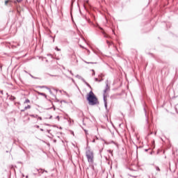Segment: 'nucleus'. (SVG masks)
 <instances>
[{
  "mask_svg": "<svg viewBox=\"0 0 178 178\" xmlns=\"http://www.w3.org/2000/svg\"><path fill=\"white\" fill-rule=\"evenodd\" d=\"M87 100L89 102V105H97V104H98V99L95 97L92 91L88 93Z\"/></svg>",
  "mask_w": 178,
  "mask_h": 178,
  "instance_id": "f257e3e1",
  "label": "nucleus"
},
{
  "mask_svg": "<svg viewBox=\"0 0 178 178\" xmlns=\"http://www.w3.org/2000/svg\"><path fill=\"white\" fill-rule=\"evenodd\" d=\"M88 162L92 163L94 162V153L90 149H88L86 152Z\"/></svg>",
  "mask_w": 178,
  "mask_h": 178,
  "instance_id": "f03ea898",
  "label": "nucleus"
},
{
  "mask_svg": "<svg viewBox=\"0 0 178 178\" xmlns=\"http://www.w3.org/2000/svg\"><path fill=\"white\" fill-rule=\"evenodd\" d=\"M109 86H108V81H106V88L105 90H104V95H105V94H106V91H109Z\"/></svg>",
  "mask_w": 178,
  "mask_h": 178,
  "instance_id": "7ed1b4c3",
  "label": "nucleus"
},
{
  "mask_svg": "<svg viewBox=\"0 0 178 178\" xmlns=\"http://www.w3.org/2000/svg\"><path fill=\"white\" fill-rule=\"evenodd\" d=\"M105 95H104V106L106 108V109H108V103L106 102V99Z\"/></svg>",
  "mask_w": 178,
  "mask_h": 178,
  "instance_id": "20e7f679",
  "label": "nucleus"
},
{
  "mask_svg": "<svg viewBox=\"0 0 178 178\" xmlns=\"http://www.w3.org/2000/svg\"><path fill=\"white\" fill-rule=\"evenodd\" d=\"M76 79H79L80 80H82V81L86 82V80H84V79H83V77H81V76H80V75H76Z\"/></svg>",
  "mask_w": 178,
  "mask_h": 178,
  "instance_id": "39448f33",
  "label": "nucleus"
},
{
  "mask_svg": "<svg viewBox=\"0 0 178 178\" xmlns=\"http://www.w3.org/2000/svg\"><path fill=\"white\" fill-rule=\"evenodd\" d=\"M38 95H42V97H45L47 99V95H45V93L38 92Z\"/></svg>",
  "mask_w": 178,
  "mask_h": 178,
  "instance_id": "423d86ee",
  "label": "nucleus"
},
{
  "mask_svg": "<svg viewBox=\"0 0 178 178\" xmlns=\"http://www.w3.org/2000/svg\"><path fill=\"white\" fill-rule=\"evenodd\" d=\"M40 88H47V90H49V93H50V94L52 93V91L51 90V89L47 88V86H40Z\"/></svg>",
  "mask_w": 178,
  "mask_h": 178,
  "instance_id": "0eeeda50",
  "label": "nucleus"
},
{
  "mask_svg": "<svg viewBox=\"0 0 178 178\" xmlns=\"http://www.w3.org/2000/svg\"><path fill=\"white\" fill-rule=\"evenodd\" d=\"M102 34L105 37V38H111V36L108 35L106 33H105L104 31H102Z\"/></svg>",
  "mask_w": 178,
  "mask_h": 178,
  "instance_id": "6e6552de",
  "label": "nucleus"
},
{
  "mask_svg": "<svg viewBox=\"0 0 178 178\" xmlns=\"http://www.w3.org/2000/svg\"><path fill=\"white\" fill-rule=\"evenodd\" d=\"M31 108V105H28L27 106L24 107V111H27V109H30Z\"/></svg>",
  "mask_w": 178,
  "mask_h": 178,
  "instance_id": "1a4fd4ad",
  "label": "nucleus"
},
{
  "mask_svg": "<svg viewBox=\"0 0 178 178\" xmlns=\"http://www.w3.org/2000/svg\"><path fill=\"white\" fill-rule=\"evenodd\" d=\"M107 152H109V154H111V156H113V151L109 149V150H107Z\"/></svg>",
  "mask_w": 178,
  "mask_h": 178,
  "instance_id": "9d476101",
  "label": "nucleus"
},
{
  "mask_svg": "<svg viewBox=\"0 0 178 178\" xmlns=\"http://www.w3.org/2000/svg\"><path fill=\"white\" fill-rule=\"evenodd\" d=\"M31 118H38V115H30Z\"/></svg>",
  "mask_w": 178,
  "mask_h": 178,
  "instance_id": "9b49d317",
  "label": "nucleus"
},
{
  "mask_svg": "<svg viewBox=\"0 0 178 178\" xmlns=\"http://www.w3.org/2000/svg\"><path fill=\"white\" fill-rule=\"evenodd\" d=\"M106 43L108 44V47H111V45H112V42H109L108 40H106Z\"/></svg>",
  "mask_w": 178,
  "mask_h": 178,
  "instance_id": "f8f14e48",
  "label": "nucleus"
},
{
  "mask_svg": "<svg viewBox=\"0 0 178 178\" xmlns=\"http://www.w3.org/2000/svg\"><path fill=\"white\" fill-rule=\"evenodd\" d=\"M29 102H30V100L28 99H26L25 100V102H24V104H29Z\"/></svg>",
  "mask_w": 178,
  "mask_h": 178,
  "instance_id": "ddd939ff",
  "label": "nucleus"
},
{
  "mask_svg": "<svg viewBox=\"0 0 178 178\" xmlns=\"http://www.w3.org/2000/svg\"><path fill=\"white\" fill-rule=\"evenodd\" d=\"M83 83H86V85L88 86V87H90V88H91V86H90V84L87 83V82H86V81H85V82H83Z\"/></svg>",
  "mask_w": 178,
  "mask_h": 178,
  "instance_id": "4468645a",
  "label": "nucleus"
},
{
  "mask_svg": "<svg viewBox=\"0 0 178 178\" xmlns=\"http://www.w3.org/2000/svg\"><path fill=\"white\" fill-rule=\"evenodd\" d=\"M9 3V0H7L5 1V5H8V3Z\"/></svg>",
  "mask_w": 178,
  "mask_h": 178,
  "instance_id": "2eb2a0df",
  "label": "nucleus"
},
{
  "mask_svg": "<svg viewBox=\"0 0 178 178\" xmlns=\"http://www.w3.org/2000/svg\"><path fill=\"white\" fill-rule=\"evenodd\" d=\"M55 49H56V51H60V49L58 48V47H56L55 48Z\"/></svg>",
  "mask_w": 178,
  "mask_h": 178,
  "instance_id": "dca6fc26",
  "label": "nucleus"
},
{
  "mask_svg": "<svg viewBox=\"0 0 178 178\" xmlns=\"http://www.w3.org/2000/svg\"><path fill=\"white\" fill-rule=\"evenodd\" d=\"M37 172H38V173H41V172H42V170H36Z\"/></svg>",
  "mask_w": 178,
  "mask_h": 178,
  "instance_id": "f3484780",
  "label": "nucleus"
},
{
  "mask_svg": "<svg viewBox=\"0 0 178 178\" xmlns=\"http://www.w3.org/2000/svg\"><path fill=\"white\" fill-rule=\"evenodd\" d=\"M156 170H158L159 172V170H161V169H159V167H156Z\"/></svg>",
  "mask_w": 178,
  "mask_h": 178,
  "instance_id": "a211bd4d",
  "label": "nucleus"
},
{
  "mask_svg": "<svg viewBox=\"0 0 178 178\" xmlns=\"http://www.w3.org/2000/svg\"><path fill=\"white\" fill-rule=\"evenodd\" d=\"M86 63H88V65H90V63L92 64V63H94L87 62V61H86Z\"/></svg>",
  "mask_w": 178,
  "mask_h": 178,
  "instance_id": "6ab92c4d",
  "label": "nucleus"
},
{
  "mask_svg": "<svg viewBox=\"0 0 178 178\" xmlns=\"http://www.w3.org/2000/svg\"><path fill=\"white\" fill-rule=\"evenodd\" d=\"M93 74L92 76H95V71H94V70H92Z\"/></svg>",
  "mask_w": 178,
  "mask_h": 178,
  "instance_id": "aec40b11",
  "label": "nucleus"
},
{
  "mask_svg": "<svg viewBox=\"0 0 178 178\" xmlns=\"http://www.w3.org/2000/svg\"><path fill=\"white\" fill-rule=\"evenodd\" d=\"M38 120H42V118L38 117Z\"/></svg>",
  "mask_w": 178,
  "mask_h": 178,
  "instance_id": "412c9836",
  "label": "nucleus"
},
{
  "mask_svg": "<svg viewBox=\"0 0 178 178\" xmlns=\"http://www.w3.org/2000/svg\"><path fill=\"white\" fill-rule=\"evenodd\" d=\"M35 127H36L37 129H40V126H39V125H36Z\"/></svg>",
  "mask_w": 178,
  "mask_h": 178,
  "instance_id": "4be33fe9",
  "label": "nucleus"
},
{
  "mask_svg": "<svg viewBox=\"0 0 178 178\" xmlns=\"http://www.w3.org/2000/svg\"><path fill=\"white\" fill-rule=\"evenodd\" d=\"M22 1H23V0H17V1H18V2H22Z\"/></svg>",
  "mask_w": 178,
  "mask_h": 178,
  "instance_id": "5701e85b",
  "label": "nucleus"
},
{
  "mask_svg": "<svg viewBox=\"0 0 178 178\" xmlns=\"http://www.w3.org/2000/svg\"><path fill=\"white\" fill-rule=\"evenodd\" d=\"M95 81H98V78H95Z\"/></svg>",
  "mask_w": 178,
  "mask_h": 178,
  "instance_id": "b1692460",
  "label": "nucleus"
},
{
  "mask_svg": "<svg viewBox=\"0 0 178 178\" xmlns=\"http://www.w3.org/2000/svg\"><path fill=\"white\" fill-rule=\"evenodd\" d=\"M47 56H52V55H51V54H47Z\"/></svg>",
  "mask_w": 178,
  "mask_h": 178,
  "instance_id": "393cba45",
  "label": "nucleus"
},
{
  "mask_svg": "<svg viewBox=\"0 0 178 178\" xmlns=\"http://www.w3.org/2000/svg\"><path fill=\"white\" fill-rule=\"evenodd\" d=\"M40 131H44V129H40Z\"/></svg>",
  "mask_w": 178,
  "mask_h": 178,
  "instance_id": "a878e982",
  "label": "nucleus"
},
{
  "mask_svg": "<svg viewBox=\"0 0 178 178\" xmlns=\"http://www.w3.org/2000/svg\"><path fill=\"white\" fill-rule=\"evenodd\" d=\"M99 29L100 30H104L102 27H99Z\"/></svg>",
  "mask_w": 178,
  "mask_h": 178,
  "instance_id": "bb28decb",
  "label": "nucleus"
},
{
  "mask_svg": "<svg viewBox=\"0 0 178 178\" xmlns=\"http://www.w3.org/2000/svg\"><path fill=\"white\" fill-rule=\"evenodd\" d=\"M48 133H49L51 131V130H47Z\"/></svg>",
  "mask_w": 178,
  "mask_h": 178,
  "instance_id": "cd10ccee",
  "label": "nucleus"
},
{
  "mask_svg": "<svg viewBox=\"0 0 178 178\" xmlns=\"http://www.w3.org/2000/svg\"><path fill=\"white\" fill-rule=\"evenodd\" d=\"M70 73L71 74H73L72 73V71H70Z\"/></svg>",
  "mask_w": 178,
  "mask_h": 178,
  "instance_id": "c85d7f7f",
  "label": "nucleus"
},
{
  "mask_svg": "<svg viewBox=\"0 0 178 178\" xmlns=\"http://www.w3.org/2000/svg\"><path fill=\"white\" fill-rule=\"evenodd\" d=\"M22 112H24V110H22Z\"/></svg>",
  "mask_w": 178,
  "mask_h": 178,
  "instance_id": "c756f323",
  "label": "nucleus"
},
{
  "mask_svg": "<svg viewBox=\"0 0 178 178\" xmlns=\"http://www.w3.org/2000/svg\"><path fill=\"white\" fill-rule=\"evenodd\" d=\"M93 143H95V140H93Z\"/></svg>",
  "mask_w": 178,
  "mask_h": 178,
  "instance_id": "7c9ffc66",
  "label": "nucleus"
},
{
  "mask_svg": "<svg viewBox=\"0 0 178 178\" xmlns=\"http://www.w3.org/2000/svg\"><path fill=\"white\" fill-rule=\"evenodd\" d=\"M134 177H137V176H134Z\"/></svg>",
  "mask_w": 178,
  "mask_h": 178,
  "instance_id": "2f4dec72",
  "label": "nucleus"
},
{
  "mask_svg": "<svg viewBox=\"0 0 178 178\" xmlns=\"http://www.w3.org/2000/svg\"><path fill=\"white\" fill-rule=\"evenodd\" d=\"M113 33H114V34H115V32H114V31H113Z\"/></svg>",
  "mask_w": 178,
  "mask_h": 178,
  "instance_id": "473e14b6",
  "label": "nucleus"
},
{
  "mask_svg": "<svg viewBox=\"0 0 178 178\" xmlns=\"http://www.w3.org/2000/svg\"><path fill=\"white\" fill-rule=\"evenodd\" d=\"M113 33H114V34H115V32H114V31H113Z\"/></svg>",
  "mask_w": 178,
  "mask_h": 178,
  "instance_id": "72a5a7b5",
  "label": "nucleus"
},
{
  "mask_svg": "<svg viewBox=\"0 0 178 178\" xmlns=\"http://www.w3.org/2000/svg\"><path fill=\"white\" fill-rule=\"evenodd\" d=\"M113 33H114V34H115V32H114V31H113Z\"/></svg>",
  "mask_w": 178,
  "mask_h": 178,
  "instance_id": "f704fd0d",
  "label": "nucleus"
}]
</instances>
